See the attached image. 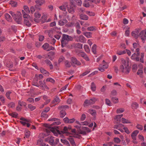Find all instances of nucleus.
Returning <instances> with one entry per match:
<instances>
[{
    "label": "nucleus",
    "instance_id": "f03ea898",
    "mask_svg": "<svg viewBox=\"0 0 146 146\" xmlns=\"http://www.w3.org/2000/svg\"><path fill=\"white\" fill-rule=\"evenodd\" d=\"M73 38L68 35L63 34L61 40V46L62 47L65 46L68 44L69 41H72Z\"/></svg>",
    "mask_w": 146,
    "mask_h": 146
},
{
    "label": "nucleus",
    "instance_id": "bb28decb",
    "mask_svg": "<svg viewBox=\"0 0 146 146\" xmlns=\"http://www.w3.org/2000/svg\"><path fill=\"white\" fill-rule=\"evenodd\" d=\"M67 5L66 3V4L65 5H62L61 6L59 7V9L62 11H65L66 10V8H67Z\"/></svg>",
    "mask_w": 146,
    "mask_h": 146
},
{
    "label": "nucleus",
    "instance_id": "a19ab883",
    "mask_svg": "<svg viewBox=\"0 0 146 146\" xmlns=\"http://www.w3.org/2000/svg\"><path fill=\"white\" fill-rule=\"evenodd\" d=\"M9 13L12 15L14 19L16 17H17V16L18 15H17L14 12H13L12 11H9Z\"/></svg>",
    "mask_w": 146,
    "mask_h": 146
},
{
    "label": "nucleus",
    "instance_id": "49530a36",
    "mask_svg": "<svg viewBox=\"0 0 146 146\" xmlns=\"http://www.w3.org/2000/svg\"><path fill=\"white\" fill-rule=\"evenodd\" d=\"M126 53V51L125 50H118L117 52V54L118 55H121Z\"/></svg>",
    "mask_w": 146,
    "mask_h": 146
},
{
    "label": "nucleus",
    "instance_id": "412c9836",
    "mask_svg": "<svg viewBox=\"0 0 146 146\" xmlns=\"http://www.w3.org/2000/svg\"><path fill=\"white\" fill-rule=\"evenodd\" d=\"M68 21L66 19H61L59 21L58 25L60 26H63Z\"/></svg>",
    "mask_w": 146,
    "mask_h": 146
},
{
    "label": "nucleus",
    "instance_id": "a878e982",
    "mask_svg": "<svg viewBox=\"0 0 146 146\" xmlns=\"http://www.w3.org/2000/svg\"><path fill=\"white\" fill-rule=\"evenodd\" d=\"M45 33L49 36V38L52 37V36L53 34V32L52 31L46 30L45 31Z\"/></svg>",
    "mask_w": 146,
    "mask_h": 146
},
{
    "label": "nucleus",
    "instance_id": "0eeeda50",
    "mask_svg": "<svg viewBox=\"0 0 146 146\" xmlns=\"http://www.w3.org/2000/svg\"><path fill=\"white\" fill-rule=\"evenodd\" d=\"M71 60V65L74 67L75 66V65H80L81 64V63L74 57H72Z\"/></svg>",
    "mask_w": 146,
    "mask_h": 146
},
{
    "label": "nucleus",
    "instance_id": "6ab92c4d",
    "mask_svg": "<svg viewBox=\"0 0 146 146\" xmlns=\"http://www.w3.org/2000/svg\"><path fill=\"white\" fill-rule=\"evenodd\" d=\"M139 131L138 130L134 131L131 134V137L132 139L134 140H136V137L139 133Z\"/></svg>",
    "mask_w": 146,
    "mask_h": 146
},
{
    "label": "nucleus",
    "instance_id": "13d9d810",
    "mask_svg": "<svg viewBox=\"0 0 146 146\" xmlns=\"http://www.w3.org/2000/svg\"><path fill=\"white\" fill-rule=\"evenodd\" d=\"M138 104L136 102L133 103L132 105V108L134 109H136L138 107Z\"/></svg>",
    "mask_w": 146,
    "mask_h": 146
},
{
    "label": "nucleus",
    "instance_id": "864d4df0",
    "mask_svg": "<svg viewBox=\"0 0 146 146\" xmlns=\"http://www.w3.org/2000/svg\"><path fill=\"white\" fill-rule=\"evenodd\" d=\"M10 115L13 117L17 118L18 115V113L15 112H13L10 114Z\"/></svg>",
    "mask_w": 146,
    "mask_h": 146
},
{
    "label": "nucleus",
    "instance_id": "a211bd4d",
    "mask_svg": "<svg viewBox=\"0 0 146 146\" xmlns=\"http://www.w3.org/2000/svg\"><path fill=\"white\" fill-rule=\"evenodd\" d=\"M138 56H139L137 54L134 53L132 55L131 58L132 60H135L137 61H138L139 60V57H138Z\"/></svg>",
    "mask_w": 146,
    "mask_h": 146
},
{
    "label": "nucleus",
    "instance_id": "37998d69",
    "mask_svg": "<svg viewBox=\"0 0 146 146\" xmlns=\"http://www.w3.org/2000/svg\"><path fill=\"white\" fill-rule=\"evenodd\" d=\"M84 48L86 52L88 53L90 52L89 47L87 45H84Z\"/></svg>",
    "mask_w": 146,
    "mask_h": 146
},
{
    "label": "nucleus",
    "instance_id": "79ce46f5",
    "mask_svg": "<svg viewBox=\"0 0 146 146\" xmlns=\"http://www.w3.org/2000/svg\"><path fill=\"white\" fill-rule=\"evenodd\" d=\"M11 93V91H8L6 93L5 96L9 100H11L10 95Z\"/></svg>",
    "mask_w": 146,
    "mask_h": 146
},
{
    "label": "nucleus",
    "instance_id": "1a4fd4ad",
    "mask_svg": "<svg viewBox=\"0 0 146 146\" xmlns=\"http://www.w3.org/2000/svg\"><path fill=\"white\" fill-rule=\"evenodd\" d=\"M42 47L44 50H46L47 51L51 50H54L55 48L52 46H49V44L47 43H45L42 46Z\"/></svg>",
    "mask_w": 146,
    "mask_h": 146
},
{
    "label": "nucleus",
    "instance_id": "ea45409f",
    "mask_svg": "<svg viewBox=\"0 0 146 146\" xmlns=\"http://www.w3.org/2000/svg\"><path fill=\"white\" fill-rule=\"evenodd\" d=\"M96 44H94L92 48V51L94 54H96Z\"/></svg>",
    "mask_w": 146,
    "mask_h": 146
},
{
    "label": "nucleus",
    "instance_id": "393cba45",
    "mask_svg": "<svg viewBox=\"0 0 146 146\" xmlns=\"http://www.w3.org/2000/svg\"><path fill=\"white\" fill-rule=\"evenodd\" d=\"M37 78H35L33 79V81L32 83V84L33 85L39 87V85L37 83Z\"/></svg>",
    "mask_w": 146,
    "mask_h": 146
},
{
    "label": "nucleus",
    "instance_id": "f704fd0d",
    "mask_svg": "<svg viewBox=\"0 0 146 146\" xmlns=\"http://www.w3.org/2000/svg\"><path fill=\"white\" fill-rule=\"evenodd\" d=\"M91 89L93 91H95L96 89V86L94 82H92L91 86Z\"/></svg>",
    "mask_w": 146,
    "mask_h": 146
},
{
    "label": "nucleus",
    "instance_id": "8fccbe9b",
    "mask_svg": "<svg viewBox=\"0 0 146 146\" xmlns=\"http://www.w3.org/2000/svg\"><path fill=\"white\" fill-rule=\"evenodd\" d=\"M111 100L115 104H117L118 102V98L115 97L112 98Z\"/></svg>",
    "mask_w": 146,
    "mask_h": 146
},
{
    "label": "nucleus",
    "instance_id": "58836bf2",
    "mask_svg": "<svg viewBox=\"0 0 146 146\" xmlns=\"http://www.w3.org/2000/svg\"><path fill=\"white\" fill-rule=\"evenodd\" d=\"M61 141L62 143H64L67 146H70V143L67 140L65 139H61Z\"/></svg>",
    "mask_w": 146,
    "mask_h": 146
},
{
    "label": "nucleus",
    "instance_id": "2eb2a0df",
    "mask_svg": "<svg viewBox=\"0 0 146 146\" xmlns=\"http://www.w3.org/2000/svg\"><path fill=\"white\" fill-rule=\"evenodd\" d=\"M35 18L34 19V21L36 23H38L39 22V20L38 19L39 18L40 16V14L38 12H36L35 13Z\"/></svg>",
    "mask_w": 146,
    "mask_h": 146
},
{
    "label": "nucleus",
    "instance_id": "5701e85b",
    "mask_svg": "<svg viewBox=\"0 0 146 146\" xmlns=\"http://www.w3.org/2000/svg\"><path fill=\"white\" fill-rule=\"evenodd\" d=\"M39 70L41 73H42L43 74H45L46 76H48V72L47 71L45 70L44 69L42 68H40Z\"/></svg>",
    "mask_w": 146,
    "mask_h": 146
},
{
    "label": "nucleus",
    "instance_id": "f257e3e1",
    "mask_svg": "<svg viewBox=\"0 0 146 146\" xmlns=\"http://www.w3.org/2000/svg\"><path fill=\"white\" fill-rule=\"evenodd\" d=\"M122 64L119 67V70L126 74H128L130 72L131 69L129 66L128 59L126 61L123 58L121 59Z\"/></svg>",
    "mask_w": 146,
    "mask_h": 146
},
{
    "label": "nucleus",
    "instance_id": "e433bc0d",
    "mask_svg": "<svg viewBox=\"0 0 146 146\" xmlns=\"http://www.w3.org/2000/svg\"><path fill=\"white\" fill-rule=\"evenodd\" d=\"M65 65L66 67L68 68H69L71 67V64L70 62L68 61V60H65Z\"/></svg>",
    "mask_w": 146,
    "mask_h": 146
},
{
    "label": "nucleus",
    "instance_id": "680f3d73",
    "mask_svg": "<svg viewBox=\"0 0 146 146\" xmlns=\"http://www.w3.org/2000/svg\"><path fill=\"white\" fill-rule=\"evenodd\" d=\"M47 82H50L52 83H54L55 82V80L52 78H47L46 80Z\"/></svg>",
    "mask_w": 146,
    "mask_h": 146
},
{
    "label": "nucleus",
    "instance_id": "ddd939ff",
    "mask_svg": "<svg viewBox=\"0 0 146 146\" xmlns=\"http://www.w3.org/2000/svg\"><path fill=\"white\" fill-rule=\"evenodd\" d=\"M49 121H55L51 125H58L60 123L59 120L56 118H53L49 119Z\"/></svg>",
    "mask_w": 146,
    "mask_h": 146
},
{
    "label": "nucleus",
    "instance_id": "2f4dec72",
    "mask_svg": "<svg viewBox=\"0 0 146 146\" xmlns=\"http://www.w3.org/2000/svg\"><path fill=\"white\" fill-rule=\"evenodd\" d=\"M30 132L27 130H26L25 131V136L24 137V138L25 139V138H28L30 136Z\"/></svg>",
    "mask_w": 146,
    "mask_h": 146
},
{
    "label": "nucleus",
    "instance_id": "de8ad7c7",
    "mask_svg": "<svg viewBox=\"0 0 146 146\" xmlns=\"http://www.w3.org/2000/svg\"><path fill=\"white\" fill-rule=\"evenodd\" d=\"M47 113L44 111H42L41 113V116L42 117H44V118H46L48 117V115L46 114Z\"/></svg>",
    "mask_w": 146,
    "mask_h": 146
},
{
    "label": "nucleus",
    "instance_id": "603ef678",
    "mask_svg": "<svg viewBox=\"0 0 146 146\" xmlns=\"http://www.w3.org/2000/svg\"><path fill=\"white\" fill-rule=\"evenodd\" d=\"M86 13L91 16H94L95 15V14L94 13L88 11H86Z\"/></svg>",
    "mask_w": 146,
    "mask_h": 146
},
{
    "label": "nucleus",
    "instance_id": "3c124183",
    "mask_svg": "<svg viewBox=\"0 0 146 146\" xmlns=\"http://www.w3.org/2000/svg\"><path fill=\"white\" fill-rule=\"evenodd\" d=\"M60 116L61 117H63L66 114L65 111L63 110H61L60 111Z\"/></svg>",
    "mask_w": 146,
    "mask_h": 146
},
{
    "label": "nucleus",
    "instance_id": "c85d7f7f",
    "mask_svg": "<svg viewBox=\"0 0 146 146\" xmlns=\"http://www.w3.org/2000/svg\"><path fill=\"white\" fill-rule=\"evenodd\" d=\"M83 34L88 38H91L92 36V33L90 32H85Z\"/></svg>",
    "mask_w": 146,
    "mask_h": 146
},
{
    "label": "nucleus",
    "instance_id": "b1692460",
    "mask_svg": "<svg viewBox=\"0 0 146 146\" xmlns=\"http://www.w3.org/2000/svg\"><path fill=\"white\" fill-rule=\"evenodd\" d=\"M48 41L49 42L53 45L56 42V40L52 37L48 38Z\"/></svg>",
    "mask_w": 146,
    "mask_h": 146
},
{
    "label": "nucleus",
    "instance_id": "473e14b6",
    "mask_svg": "<svg viewBox=\"0 0 146 146\" xmlns=\"http://www.w3.org/2000/svg\"><path fill=\"white\" fill-rule=\"evenodd\" d=\"M25 12L26 14L29 13L30 12L28 6H24L23 7Z\"/></svg>",
    "mask_w": 146,
    "mask_h": 146
},
{
    "label": "nucleus",
    "instance_id": "dca6fc26",
    "mask_svg": "<svg viewBox=\"0 0 146 146\" xmlns=\"http://www.w3.org/2000/svg\"><path fill=\"white\" fill-rule=\"evenodd\" d=\"M87 112L94 117H95L96 115V111L92 109H89L87 111Z\"/></svg>",
    "mask_w": 146,
    "mask_h": 146
},
{
    "label": "nucleus",
    "instance_id": "cd10ccee",
    "mask_svg": "<svg viewBox=\"0 0 146 146\" xmlns=\"http://www.w3.org/2000/svg\"><path fill=\"white\" fill-rule=\"evenodd\" d=\"M18 104L21 106V107H25L27 106V104L26 103L21 101H19L18 102Z\"/></svg>",
    "mask_w": 146,
    "mask_h": 146
},
{
    "label": "nucleus",
    "instance_id": "052dcab7",
    "mask_svg": "<svg viewBox=\"0 0 146 146\" xmlns=\"http://www.w3.org/2000/svg\"><path fill=\"white\" fill-rule=\"evenodd\" d=\"M124 110L123 108H119L117 110L116 112L117 113H120L123 112Z\"/></svg>",
    "mask_w": 146,
    "mask_h": 146
},
{
    "label": "nucleus",
    "instance_id": "7ed1b4c3",
    "mask_svg": "<svg viewBox=\"0 0 146 146\" xmlns=\"http://www.w3.org/2000/svg\"><path fill=\"white\" fill-rule=\"evenodd\" d=\"M22 13L24 19V24L28 26H31V23L30 21H31L32 20L31 19L30 16L28 14H26L24 11L22 10Z\"/></svg>",
    "mask_w": 146,
    "mask_h": 146
},
{
    "label": "nucleus",
    "instance_id": "4be33fe9",
    "mask_svg": "<svg viewBox=\"0 0 146 146\" xmlns=\"http://www.w3.org/2000/svg\"><path fill=\"white\" fill-rule=\"evenodd\" d=\"M80 18L82 20H87L88 19V17L85 14H81L80 15Z\"/></svg>",
    "mask_w": 146,
    "mask_h": 146
},
{
    "label": "nucleus",
    "instance_id": "c03bdc74",
    "mask_svg": "<svg viewBox=\"0 0 146 146\" xmlns=\"http://www.w3.org/2000/svg\"><path fill=\"white\" fill-rule=\"evenodd\" d=\"M75 47L79 49H82V44L80 43H77L75 45Z\"/></svg>",
    "mask_w": 146,
    "mask_h": 146
},
{
    "label": "nucleus",
    "instance_id": "9b49d317",
    "mask_svg": "<svg viewBox=\"0 0 146 146\" xmlns=\"http://www.w3.org/2000/svg\"><path fill=\"white\" fill-rule=\"evenodd\" d=\"M141 29H137L135 31H132L131 33V35L135 38H137L139 36V33Z\"/></svg>",
    "mask_w": 146,
    "mask_h": 146
},
{
    "label": "nucleus",
    "instance_id": "39448f33",
    "mask_svg": "<svg viewBox=\"0 0 146 146\" xmlns=\"http://www.w3.org/2000/svg\"><path fill=\"white\" fill-rule=\"evenodd\" d=\"M54 138L53 137L49 136L45 139L44 141L48 143L50 145L52 146V145L55 144Z\"/></svg>",
    "mask_w": 146,
    "mask_h": 146
},
{
    "label": "nucleus",
    "instance_id": "a18cd8bd",
    "mask_svg": "<svg viewBox=\"0 0 146 146\" xmlns=\"http://www.w3.org/2000/svg\"><path fill=\"white\" fill-rule=\"evenodd\" d=\"M10 4L13 7H16L17 5V3L16 2L13 1H10Z\"/></svg>",
    "mask_w": 146,
    "mask_h": 146
},
{
    "label": "nucleus",
    "instance_id": "423d86ee",
    "mask_svg": "<svg viewBox=\"0 0 146 146\" xmlns=\"http://www.w3.org/2000/svg\"><path fill=\"white\" fill-rule=\"evenodd\" d=\"M139 36L143 41L146 39V29L142 31L139 34Z\"/></svg>",
    "mask_w": 146,
    "mask_h": 146
},
{
    "label": "nucleus",
    "instance_id": "e2e57ef3",
    "mask_svg": "<svg viewBox=\"0 0 146 146\" xmlns=\"http://www.w3.org/2000/svg\"><path fill=\"white\" fill-rule=\"evenodd\" d=\"M87 1L85 0L84 2L83 3V5L86 7H88L90 6L89 3Z\"/></svg>",
    "mask_w": 146,
    "mask_h": 146
},
{
    "label": "nucleus",
    "instance_id": "aec40b11",
    "mask_svg": "<svg viewBox=\"0 0 146 146\" xmlns=\"http://www.w3.org/2000/svg\"><path fill=\"white\" fill-rule=\"evenodd\" d=\"M5 17L6 20L8 22H11L13 21L12 17L9 14L6 13L5 14Z\"/></svg>",
    "mask_w": 146,
    "mask_h": 146
},
{
    "label": "nucleus",
    "instance_id": "4c0bfd02",
    "mask_svg": "<svg viewBox=\"0 0 146 146\" xmlns=\"http://www.w3.org/2000/svg\"><path fill=\"white\" fill-rule=\"evenodd\" d=\"M113 141L114 143H119L121 142L120 139L117 137H114L113 139Z\"/></svg>",
    "mask_w": 146,
    "mask_h": 146
},
{
    "label": "nucleus",
    "instance_id": "69168bd1",
    "mask_svg": "<svg viewBox=\"0 0 146 146\" xmlns=\"http://www.w3.org/2000/svg\"><path fill=\"white\" fill-rule=\"evenodd\" d=\"M68 131V127L65 126L64 127L63 130L61 132L62 133L64 134L67 132Z\"/></svg>",
    "mask_w": 146,
    "mask_h": 146
},
{
    "label": "nucleus",
    "instance_id": "4468645a",
    "mask_svg": "<svg viewBox=\"0 0 146 146\" xmlns=\"http://www.w3.org/2000/svg\"><path fill=\"white\" fill-rule=\"evenodd\" d=\"M14 19L18 24H21L22 20L21 14L20 13H19L17 17H16Z\"/></svg>",
    "mask_w": 146,
    "mask_h": 146
},
{
    "label": "nucleus",
    "instance_id": "72a5a7b5",
    "mask_svg": "<svg viewBox=\"0 0 146 146\" xmlns=\"http://www.w3.org/2000/svg\"><path fill=\"white\" fill-rule=\"evenodd\" d=\"M70 143L71 144L72 146H77L75 142L74 141V139L72 138H70L69 139Z\"/></svg>",
    "mask_w": 146,
    "mask_h": 146
},
{
    "label": "nucleus",
    "instance_id": "338daca9",
    "mask_svg": "<svg viewBox=\"0 0 146 146\" xmlns=\"http://www.w3.org/2000/svg\"><path fill=\"white\" fill-rule=\"evenodd\" d=\"M47 17L46 16L44 15L42 17V23H44L46 21Z\"/></svg>",
    "mask_w": 146,
    "mask_h": 146
},
{
    "label": "nucleus",
    "instance_id": "20e7f679",
    "mask_svg": "<svg viewBox=\"0 0 146 146\" xmlns=\"http://www.w3.org/2000/svg\"><path fill=\"white\" fill-rule=\"evenodd\" d=\"M96 101V99L93 98L90 100H86L84 102V106H87L94 104Z\"/></svg>",
    "mask_w": 146,
    "mask_h": 146
},
{
    "label": "nucleus",
    "instance_id": "f8f14e48",
    "mask_svg": "<svg viewBox=\"0 0 146 146\" xmlns=\"http://www.w3.org/2000/svg\"><path fill=\"white\" fill-rule=\"evenodd\" d=\"M60 102V100L59 98L56 97L52 101L51 104L50 105L51 107L55 106L56 104H58Z\"/></svg>",
    "mask_w": 146,
    "mask_h": 146
},
{
    "label": "nucleus",
    "instance_id": "774afa93",
    "mask_svg": "<svg viewBox=\"0 0 146 146\" xmlns=\"http://www.w3.org/2000/svg\"><path fill=\"white\" fill-rule=\"evenodd\" d=\"M78 55L79 56H80L84 58L85 56L86 55V54L84 52H80L78 53Z\"/></svg>",
    "mask_w": 146,
    "mask_h": 146
},
{
    "label": "nucleus",
    "instance_id": "6e6d98bb",
    "mask_svg": "<svg viewBox=\"0 0 146 146\" xmlns=\"http://www.w3.org/2000/svg\"><path fill=\"white\" fill-rule=\"evenodd\" d=\"M38 84L39 85V87H40V88L41 89H42V88L44 86L45 84V83H43L41 81H40Z\"/></svg>",
    "mask_w": 146,
    "mask_h": 146
},
{
    "label": "nucleus",
    "instance_id": "f3484780",
    "mask_svg": "<svg viewBox=\"0 0 146 146\" xmlns=\"http://www.w3.org/2000/svg\"><path fill=\"white\" fill-rule=\"evenodd\" d=\"M70 6V7H67L68 11L69 13H73L74 12V5L73 4H71Z\"/></svg>",
    "mask_w": 146,
    "mask_h": 146
},
{
    "label": "nucleus",
    "instance_id": "4d7b16f0",
    "mask_svg": "<svg viewBox=\"0 0 146 146\" xmlns=\"http://www.w3.org/2000/svg\"><path fill=\"white\" fill-rule=\"evenodd\" d=\"M68 106L67 105H64L62 106H59L58 107V109L60 110H61L62 109H65L66 108H68Z\"/></svg>",
    "mask_w": 146,
    "mask_h": 146
},
{
    "label": "nucleus",
    "instance_id": "0e129e2a",
    "mask_svg": "<svg viewBox=\"0 0 146 146\" xmlns=\"http://www.w3.org/2000/svg\"><path fill=\"white\" fill-rule=\"evenodd\" d=\"M28 108L31 111L35 109V107L33 106L31 104H29L28 105Z\"/></svg>",
    "mask_w": 146,
    "mask_h": 146
},
{
    "label": "nucleus",
    "instance_id": "6e6552de",
    "mask_svg": "<svg viewBox=\"0 0 146 146\" xmlns=\"http://www.w3.org/2000/svg\"><path fill=\"white\" fill-rule=\"evenodd\" d=\"M76 41L78 42H80L82 43H84L86 42V39L82 35L80 36L77 38L76 37H75Z\"/></svg>",
    "mask_w": 146,
    "mask_h": 146
},
{
    "label": "nucleus",
    "instance_id": "c756f323",
    "mask_svg": "<svg viewBox=\"0 0 146 146\" xmlns=\"http://www.w3.org/2000/svg\"><path fill=\"white\" fill-rule=\"evenodd\" d=\"M37 144L39 146H44L45 145V144L43 143V141L40 139H39L38 140L37 142Z\"/></svg>",
    "mask_w": 146,
    "mask_h": 146
},
{
    "label": "nucleus",
    "instance_id": "7c9ffc66",
    "mask_svg": "<svg viewBox=\"0 0 146 146\" xmlns=\"http://www.w3.org/2000/svg\"><path fill=\"white\" fill-rule=\"evenodd\" d=\"M45 2L44 0H37L36 1V3L40 5H41Z\"/></svg>",
    "mask_w": 146,
    "mask_h": 146
},
{
    "label": "nucleus",
    "instance_id": "09e8293b",
    "mask_svg": "<svg viewBox=\"0 0 146 146\" xmlns=\"http://www.w3.org/2000/svg\"><path fill=\"white\" fill-rule=\"evenodd\" d=\"M122 122L123 123H130L131 122L127 119H126L124 118H122Z\"/></svg>",
    "mask_w": 146,
    "mask_h": 146
},
{
    "label": "nucleus",
    "instance_id": "c9c22d12",
    "mask_svg": "<svg viewBox=\"0 0 146 146\" xmlns=\"http://www.w3.org/2000/svg\"><path fill=\"white\" fill-rule=\"evenodd\" d=\"M143 73V71L142 69H139L138 70L137 74V75H139L140 77L142 78L143 76L142 74Z\"/></svg>",
    "mask_w": 146,
    "mask_h": 146
},
{
    "label": "nucleus",
    "instance_id": "9d476101",
    "mask_svg": "<svg viewBox=\"0 0 146 146\" xmlns=\"http://www.w3.org/2000/svg\"><path fill=\"white\" fill-rule=\"evenodd\" d=\"M57 131V130L56 129L55 127V126L52 127L50 126L49 127L48 129H46V132L48 133H50V131L54 133H55Z\"/></svg>",
    "mask_w": 146,
    "mask_h": 146
},
{
    "label": "nucleus",
    "instance_id": "bf43d9fd",
    "mask_svg": "<svg viewBox=\"0 0 146 146\" xmlns=\"http://www.w3.org/2000/svg\"><path fill=\"white\" fill-rule=\"evenodd\" d=\"M87 29L89 31H92L96 30V28L95 27L92 26L88 27Z\"/></svg>",
    "mask_w": 146,
    "mask_h": 146
},
{
    "label": "nucleus",
    "instance_id": "5fc2aeb1",
    "mask_svg": "<svg viewBox=\"0 0 146 146\" xmlns=\"http://www.w3.org/2000/svg\"><path fill=\"white\" fill-rule=\"evenodd\" d=\"M74 25L75 23L74 22H69L66 25V26L67 27H71L74 26Z\"/></svg>",
    "mask_w": 146,
    "mask_h": 146
}]
</instances>
